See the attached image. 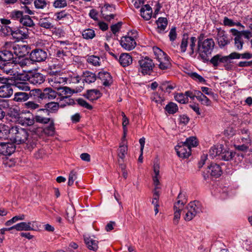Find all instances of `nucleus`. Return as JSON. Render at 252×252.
I'll return each mask as SVG.
<instances>
[{
	"label": "nucleus",
	"mask_w": 252,
	"mask_h": 252,
	"mask_svg": "<svg viewBox=\"0 0 252 252\" xmlns=\"http://www.w3.org/2000/svg\"><path fill=\"white\" fill-rule=\"evenodd\" d=\"M83 96L89 100L93 101L100 98L101 94L98 90L91 89L87 90L86 93L84 94Z\"/></svg>",
	"instance_id": "412c9836"
},
{
	"label": "nucleus",
	"mask_w": 252,
	"mask_h": 252,
	"mask_svg": "<svg viewBox=\"0 0 252 252\" xmlns=\"http://www.w3.org/2000/svg\"><path fill=\"white\" fill-rule=\"evenodd\" d=\"M97 78L105 87H109L113 83V78L110 73L103 70L98 73Z\"/></svg>",
	"instance_id": "dca6fc26"
},
{
	"label": "nucleus",
	"mask_w": 252,
	"mask_h": 252,
	"mask_svg": "<svg viewBox=\"0 0 252 252\" xmlns=\"http://www.w3.org/2000/svg\"><path fill=\"white\" fill-rule=\"evenodd\" d=\"M177 155L182 158H187L191 154V149L183 142H180L175 147Z\"/></svg>",
	"instance_id": "ddd939ff"
},
{
	"label": "nucleus",
	"mask_w": 252,
	"mask_h": 252,
	"mask_svg": "<svg viewBox=\"0 0 252 252\" xmlns=\"http://www.w3.org/2000/svg\"><path fill=\"white\" fill-rule=\"evenodd\" d=\"M189 54L190 57L195 58L197 54L196 53V48H195L196 42V41H197V38H196L195 36H191L189 38Z\"/></svg>",
	"instance_id": "393cba45"
},
{
	"label": "nucleus",
	"mask_w": 252,
	"mask_h": 252,
	"mask_svg": "<svg viewBox=\"0 0 252 252\" xmlns=\"http://www.w3.org/2000/svg\"><path fill=\"white\" fill-rule=\"evenodd\" d=\"M120 44L126 50L130 51L135 48L136 45V42L133 39L131 38L130 36L126 35L121 38Z\"/></svg>",
	"instance_id": "f3484780"
},
{
	"label": "nucleus",
	"mask_w": 252,
	"mask_h": 252,
	"mask_svg": "<svg viewBox=\"0 0 252 252\" xmlns=\"http://www.w3.org/2000/svg\"><path fill=\"white\" fill-rule=\"evenodd\" d=\"M165 111L169 114H174L178 111V106L174 102H170L165 107Z\"/></svg>",
	"instance_id": "e433bc0d"
},
{
	"label": "nucleus",
	"mask_w": 252,
	"mask_h": 252,
	"mask_svg": "<svg viewBox=\"0 0 252 252\" xmlns=\"http://www.w3.org/2000/svg\"><path fill=\"white\" fill-rule=\"evenodd\" d=\"M18 121L19 123L21 125L26 126H32L34 124L35 122L34 118H30L26 117H20Z\"/></svg>",
	"instance_id": "f704fd0d"
},
{
	"label": "nucleus",
	"mask_w": 252,
	"mask_h": 252,
	"mask_svg": "<svg viewBox=\"0 0 252 252\" xmlns=\"http://www.w3.org/2000/svg\"><path fill=\"white\" fill-rule=\"evenodd\" d=\"M222 171L221 167L219 164L213 163L208 166L206 171H203L202 173L204 180L209 179L210 176L218 178L221 176Z\"/></svg>",
	"instance_id": "423d86ee"
},
{
	"label": "nucleus",
	"mask_w": 252,
	"mask_h": 252,
	"mask_svg": "<svg viewBox=\"0 0 252 252\" xmlns=\"http://www.w3.org/2000/svg\"><path fill=\"white\" fill-rule=\"evenodd\" d=\"M175 99L178 102L181 104H185L189 101V98H187L186 96V93H176L174 94Z\"/></svg>",
	"instance_id": "a18cd8bd"
},
{
	"label": "nucleus",
	"mask_w": 252,
	"mask_h": 252,
	"mask_svg": "<svg viewBox=\"0 0 252 252\" xmlns=\"http://www.w3.org/2000/svg\"><path fill=\"white\" fill-rule=\"evenodd\" d=\"M76 101L78 105L80 106L86 108L88 110H92L93 109V106L88 103L86 100L82 98H79L76 99Z\"/></svg>",
	"instance_id": "6e6d98bb"
},
{
	"label": "nucleus",
	"mask_w": 252,
	"mask_h": 252,
	"mask_svg": "<svg viewBox=\"0 0 252 252\" xmlns=\"http://www.w3.org/2000/svg\"><path fill=\"white\" fill-rule=\"evenodd\" d=\"M25 108L30 109L31 110H34L35 109L39 108L40 106L39 104L33 101H29L24 103Z\"/></svg>",
	"instance_id": "603ef678"
},
{
	"label": "nucleus",
	"mask_w": 252,
	"mask_h": 252,
	"mask_svg": "<svg viewBox=\"0 0 252 252\" xmlns=\"http://www.w3.org/2000/svg\"><path fill=\"white\" fill-rule=\"evenodd\" d=\"M67 5L66 0H55L53 5L55 8H62L66 7Z\"/></svg>",
	"instance_id": "052dcab7"
},
{
	"label": "nucleus",
	"mask_w": 252,
	"mask_h": 252,
	"mask_svg": "<svg viewBox=\"0 0 252 252\" xmlns=\"http://www.w3.org/2000/svg\"><path fill=\"white\" fill-rule=\"evenodd\" d=\"M42 112L38 113L37 111L36 114L34 116L35 122L36 123L42 124H47L50 122L53 119L50 118L44 117L40 114Z\"/></svg>",
	"instance_id": "a19ab883"
},
{
	"label": "nucleus",
	"mask_w": 252,
	"mask_h": 252,
	"mask_svg": "<svg viewBox=\"0 0 252 252\" xmlns=\"http://www.w3.org/2000/svg\"><path fill=\"white\" fill-rule=\"evenodd\" d=\"M49 123V126L44 128V131L46 134L52 136L55 132L54 120L52 119Z\"/></svg>",
	"instance_id": "c03bdc74"
},
{
	"label": "nucleus",
	"mask_w": 252,
	"mask_h": 252,
	"mask_svg": "<svg viewBox=\"0 0 252 252\" xmlns=\"http://www.w3.org/2000/svg\"><path fill=\"white\" fill-rule=\"evenodd\" d=\"M84 240L89 250L95 252L98 250V241L94 240L90 236L84 237Z\"/></svg>",
	"instance_id": "5701e85b"
},
{
	"label": "nucleus",
	"mask_w": 252,
	"mask_h": 252,
	"mask_svg": "<svg viewBox=\"0 0 252 252\" xmlns=\"http://www.w3.org/2000/svg\"><path fill=\"white\" fill-rule=\"evenodd\" d=\"M201 104L205 106H210L211 101L204 94L199 99L197 100Z\"/></svg>",
	"instance_id": "338daca9"
},
{
	"label": "nucleus",
	"mask_w": 252,
	"mask_h": 252,
	"mask_svg": "<svg viewBox=\"0 0 252 252\" xmlns=\"http://www.w3.org/2000/svg\"><path fill=\"white\" fill-rule=\"evenodd\" d=\"M28 80L26 78H24L23 75H17L11 81L12 86L24 91H28L30 90V87L26 81Z\"/></svg>",
	"instance_id": "9b49d317"
},
{
	"label": "nucleus",
	"mask_w": 252,
	"mask_h": 252,
	"mask_svg": "<svg viewBox=\"0 0 252 252\" xmlns=\"http://www.w3.org/2000/svg\"><path fill=\"white\" fill-rule=\"evenodd\" d=\"M122 116H123V123H122V126H123V128L124 131V138L126 137V131H127V128L126 126L129 123V121L128 118L126 117V115L124 112H122Z\"/></svg>",
	"instance_id": "e2e57ef3"
},
{
	"label": "nucleus",
	"mask_w": 252,
	"mask_h": 252,
	"mask_svg": "<svg viewBox=\"0 0 252 252\" xmlns=\"http://www.w3.org/2000/svg\"><path fill=\"white\" fill-rule=\"evenodd\" d=\"M47 3L45 0H35L34 5L36 9H44L46 7Z\"/></svg>",
	"instance_id": "680f3d73"
},
{
	"label": "nucleus",
	"mask_w": 252,
	"mask_h": 252,
	"mask_svg": "<svg viewBox=\"0 0 252 252\" xmlns=\"http://www.w3.org/2000/svg\"><path fill=\"white\" fill-rule=\"evenodd\" d=\"M60 93L62 96H70L73 93H77L74 90L67 87H63L59 89Z\"/></svg>",
	"instance_id": "de8ad7c7"
},
{
	"label": "nucleus",
	"mask_w": 252,
	"mask_h": 252,
	"mask_svg": "<svg viewBox=\"0 0 252 252\" xmlns=\"http://www.w3.org/2000/svg\"><path fill=\"white\" fill-rule=\"evenodd\" d=\"M30 96L33 97L31 91L29 94L25 92H17L14 94L13 100L17 102H22L28 100Z\"/></svg>",
	"instance_id": "b1692460"
},
{
	"label": "nucleus",
	"mask_w": 252,
	"mask_h": 252,
	"mask_svg": "<svg viewBox=\"0 0 252 252\" xmlns=\"http://www.w3.org/2000/svg\"><path fill=\"white\" fill-rule=\"evenodd\" d=\"M183 142L185 143L188 147H189L190 149H191V147H196L198 143L196 138L193 136L187 138L186 141Z\"/></svg>",
	"instance_id": "3c124183"
},
{
	"label": "nucleus",
	"mask_w": 252,
	"mask_h": 252,
	"mask_svg": "<svg viewBox=\"0 0 252 252\" xmlns=\"http://www.w3.org/2000/svg\"><path fill=\"white\" fill-rule=\"evenodd\" d=\"M234 45L237 50H241L243 49L244 41L242 37H235Z\"/></svg>",
	"instance_id": "bf43d9fd"
},
{
	"label": "nucleus",
	"mask_w": 252,
	"mask_h": 252,
	"mask_svg": "<svg viewBox=\"0 0 252 252\" xmlns=\"http://www.w3.org/2000/svg\"><path fill=\"white\" fill-rule=\"evenodd\" d=\"M24 15L23 11L17 10H14L9 13V17L12 20L18 21L19 22L21 21Z\"/></svg>",
	"instance_id": "58836bf2"
},
{
	"label": "nucleus",
	"mask_w": 252,
	"mask_h": 252,
	"mask_svg": "<svg viewBox=\"0 0 252 252\" xmlns=\"http://www.w3.org/2000/svg\"><path fill=\"white\" fill-rule=\"evenodd\" d=\"M127 146L125 144H121L118 149V157L122 159H124L127 154Z\"/></svg>",
	"instance_id": "09e8293b"
},
{
	"label": "nucleus",
	"mask_w": 252,
	"mask_h": 252,
	"mask_svg": "<svg viewBox=\"0 0 252 252\" xmlns=\"http://www.w3.org/2000/svg\"><path fill=\"white\" fill-rule=\"evenodd\" d=\"M0 59H1L3 63L13 62L16 64L18 62L17 58L14 57L13 55L12 48L3 49L0 51Z\"/></svg>",
	"instance_id": "4468645a"
},
{
	"label": "nucleus",
	"mask_w": 252,
	"mask_h": 252,
	"mask_svg": "<svg viewBox=\"0 0 252 252\" xmlns=\"http://www.w3.org/2000/svg\"><path fill=\"white\" fill-rule=\"evenodd\" d=\"M233 155H235V152L225 150H223L222 148H221V154L219 158L224 160L228 161L233 158Z\"/></svg>",
	"instance_id": "4c0bfd02"
},
{
	"label": "nucleus",
	"mask_w": 252,
	"mask_h": 252,
	"mask_svg": "<svg viewBox=\"0 0 252 252\" xmlns=\"http://www.w3.org/2000/svg\"><path fill=\"white\" fill-rule=\"evenodd\" d=\"M13 55H15L16 57L23 58L26 55V51L25 50V46L17 45H13L11 47Z\"/></svg>",
	"instance_id": "a878e982"
},
{
	"label": "nucleus",
	"mask_w": 252,
	"mask_h": 252,
	"mask_svg": "<svg viewBox=\"0 0 252 252\" xmlns=\"http://www.w3.org/2000/svg\"><path fill=\"white\" fill-rule=\"evenodd\" d=\"M183 209L182 208H177L175 207L174 206V223L177 225L178 223V220L180 218L181 216V212L182 210Z\"/></svg>",
	"instance_id": "13d9d810"
},
{
	"label": "nucleus",
	"mask_w": 252,
	"mask_h": 252,
	"mask_svg": "<svg viewBox=\"0 0 252 252\" xmlns=\"http://www.w3.org/2000/svg\"><path fill=\"white\" fill-rule=\"evenodd\" d=\"M55 16L56 17L55 20L57 21L64 20L65 19H68L69 18H71V16L66 12L65 10H62L55 13Z\"/></svg>",
	"instance_id": "37998d69"
},
{
	"label": "nucleus",
	"mask_w": 252,
	"mask_h": 252,
	"mask_svg": "<svg viewBox=\"0 0 252 252\" xmlns=\"http://www.w3.org/2000/svg\"><path fill=\"white\" fill-rule=\"evenodd\" d=\"M10 139L13 143L17 144L26 143V148L31 151L36 146L37 136L36 134H30L25 128L14 126L11 127Z\"/></svg>",
	"instance_id": "f257e3e1"
},
{
	"label": "nucleus",
	"mask_w": 252,
	"mask_h": 252,
	"mask_svg": "<svg viewBox=\"0 0 252 252\" xmlns=\"http://www.w3.org/2000/svg\"><path fill=\"white\" fill-rule=\"evenodd\" d=\"M82 36L85 39H92L95 36V32L93 29L88 28L82 31Z\"/></svg>",
	"instance_id": "c9c22d12"
},
{
	"label": "nucleus",
	"mask_w": 252,
	"mask_h": 252,
	"mask_svg": "<svg viewBox=\"0 0 252 252\" xmlns=\"http://www.w3.org/2000/svg\"><path fill=\"white\" fill-rule=\"evenodd\" d=\"M209 62L214 67H218L220 63H228L226 56H222L220 54H217L214 56L209 60Z\"/></svg>",
	"instance_id": "aec40b11"
},
{
	"label": "nucleus",
	"mask_w": 252,
	"mask_h": 252,
	"mask_svg": "<svg viewBox=\"0 0 252 252\" xmlns=\"http://www.w3.org/2000/svg\"><path fill=\"white\" fill-rule=\"evenodd\" d=\"M31 31V30L24 27L14 28L12 36L18 41L27 39Z\"/></svg>",
	"instance_id": "f8f14e48"
},
{
	"label": "nucleus",
	"mask_w": 252,
	"mask_h": 252,
	"mask_svg": "<svg viewBox=\"0 0 252 252\" xmlns=\"http://www.w3.org/2000/svg\"><path fill=\"white\" fill-rule=\"evenodd\" d=\"M31 94L34 99L39 102L41 100L49 101L54 99L58 95V93L51 87L43 89H34L31 90Z\"/></svg>",
	"instance_id": "7ed1b4c3"
},
{
	"label": "nucleus",
	"mask_w": 252,
	"mask_h": 252,
	"mask_svg": "<svg viewBox=\"0 0 252 252\" xmlns=\"http://www.w3.org/2000/svg\"><path fill=\"white\" fill-rule=\"evenodd\" d=\"M38 25L46 29H51L54 28V25L50 22L49 18L40 19L38 21Z\"/></svg>",
	"instance_id": "ea45409f"
},
{
	"label": "nucleus",
	"mask_w": 252,
	"mask_h": 252,
	"mask_svg": "<svg viewBox=\"0 0 252 252\" xmlns=\"http://www.w3.org/2000/svg\"><path fill=\"white\" fill-rule=\"evenodd\" d=\"M47 53L46 50L36 48L32 50L30 55V59L32 62H42L46 60Z\"/></svg>",
	"instance_id": "0eeeda50"
},
{
	"label": "nucleus",
	"mask_w": 252,
	"mask_h": 252,
	"mask_svg": "<svg viewBox=\"0 0 252 252\" xmlns=\"http://www.w3.org/2000/svg\"><path fill=\"white\" fill-rule=\"evenodd\" d=\"M15 63L13 62H5L3 63L2 64V65H1V67L0 68V69H1L3 72H5L6 74H11L13 72V64Z\"/></svg>",
	"instance_id": "79ce46f5"
},
{
	"label": "nucleus",
	"mask_w": 252,
	"mask_h": 252,
	"mask_svg": "<svg viewBox=\"0 0 252 252\" xmlns=\"http://www.w3.org/2000/svg\"><path fill=\"white\" fill-rule=\"evenodd\" d=\"M11 135V128L4 124H0V139H7Z\"/></svg>",
	"instance_id": "c85d7f7f"
},
{
	"label": "nucleus",
	"mask_w": 252,
	"mask_h": 252,
	"mask_svg": "<svg viewBox=\"0 0 252 252\" xmlns=\"http://www.w3.org/2000/svg\"><path fill=\"white\" fill-rule=\"evenodd\" d=\"M189 39V38L188 33H184L182 36L181 42L180 46V50L182 53H185L187 51Z\"/></svg>",
	"instance_id": "473e14b6"
},
{
	"label": "nucleus",
	"mask_w": 252,
	"mask_h": 252,
	"mask_svg": "<svg viewBox=\"0 0 252 252\" xmlns=\"http://www.w3.org/2000/svg\"><path fill=\"white\" fill-rule=\"evenodd\" d=\"M20 23L23 25V27L27 28H33L35 24L31 17L28 15H25L21 19Z\"/></svg>",
	"instance_id": "2f4dec72"
},
{
	"label": "nucleus",
	"mask_w": 252,
	"mask_h": 252,
	"mask_svg": "<svg viewBox=\"0 0 252 252\" xmlns=\"http://www.w3.org/2000/svg\"><path fill=\"white\" fill-rule=\"evenodd\" d=\"M205 33H201L197 36L196 53L198 54V59L203 63H208L209 56L212 54L215 43L212 38H205Z\"/></svg>",
	"instance_id": "f03ea898"
},
{
	"label": "nucleus",
	"mask_w": 252,
	"mask_h": 252,
	"mask_svg": "<svg viewBox=\"0 0 252 252\" xmlns=\"http://www.w3.org/2000/svg\"><path fill=\"white\" fill-rule=\"evenodd\" d=\"M155 58L158 63V67L161 70H166L171 67L170 58L162 50L156 47L153 48Z\"/></svg>",
	"instance_id": "20e7f679"
},
{
	"label": "nucleus",
	"mask_w": 252,
	"mask_h": 252,
	"mask_svg": "<svg viewBox=\"0 0 252 252\" xmlns=\"http://www.w3.org/2000/svg\"><path fill=\"white\" fill-rule=\"evenodd\" d=\"M16 146L12 142H0V154L8 156L11 155L15 151Z\"/></svg>",
	"instance_id": "2eb2a0df"
},
{
	"label": "nucleus",
	"mask_w": 252,
	"mask_h": 252,
	"mask_svg": "<svg viewBox=\"0 0 252 252\" xmlns=\"http://www.w3.org/2000/svg\"><path fill=\"white\" fill-rule=\"evenodd\" d=\"M13 28L7 25H2L0 29V32L4 35H12L13 31Z\"/></svg>",
	"instance_id": "864d4df0"
},
{
	"label": "nucleus",
	"mask_w": 252,
	"mask_h": 252,
	"mask_svg": "<svg viewBox=\"0 0 252 252\" xmlns=\"http://www.w3.org/2000/svg\"><path fill=\"white\" fill-rule=\"evenodd\" d=\"M228 59V63H231V60L240 59V54L236 52L230 53L229 55L226 56Z\"/></svg>",
	"instance_id": "774afa93"
},
{
	"label": "nucleus",
	"mask_w": 252,
	"mask_h": 252,
	"mask_svg": "<svg viewBox=\"0 0 252 252\" xmlns=\"http://www.w3.org/2000/svg\"><path fill=\"white\" fill-rule=\"evenodd\" d=\"M83 81L88 84L94 83L96 80L97 76L94 73L90 71H85L82 75Z\"/></svg>",
	"instance_id": "c756f323"
},
{
	"label": "nucleus",
	"mask_w": 252,
	"mask_h": 252,
	"mask_svg": "<svg viewBox=\"0 0 252 252\" xmlns=\"http://www.w3.org/2000/svg\"><path fill=\"white\" fill-rule=\"evenodd\" d=\"M175 88V85L171 84L167 82H163L159 86V89L164 92L170 93Z\"/></svg>",
	"instance_id": "49530a36"
},
{
	"label": "nucleus",
	"mask_w": 252,
	"mask_h": 252,
	"mask_svg": "<svg viewBox=\"0 0 252 252\" xmlns=\"http://www.w3.org/2000/svg\"><path fill=\"white\" fill-rule=\"evenodd\" d=\"M81 79V78L79 75L74 74L69 75L68 77L66 78V80H68L69 83L75 84L79 83Z\"/></svg>",
	"instance_id": "0e129e2a"
},
{
	"label": "nucleus",
	"mask_w": 252,
	"mask_h": 252,
	"mask_svg": "<svg viewBox=\"0 0 252 252\" xmlns=\"http://www.w3.org/2000/svg\"><path fill=\"white\" fill-rule=\"evenodd\" d=\"M31 222H21L12 226L13 229L18 231L34 230L33 227L31 226Z\"/></svg>",
	"instance_id": "4be33fe9"
},
{
	"label": "nucleus",
	"mask_w": 252,
	"mask_h": 252,
	"mask_svg": "<svg viewBox=\"0 0 252 252\" xmlns=\"http://www.w3.org/2000/svg\"><path fill=\"white\" fill-rule=\"evenodd\" d=\"M8 115L13 119H19L20 117L19 110L15 108H10L8 112Z\"/></svg>",
	"instance_id": "4d7b16f0"
},
{
	"label": "nucleus",
	"mask_w": 252,
	"mask_h": 252,
	"mask_svg": "<svg viewBox=\"0 0 252 252\" xmlns=\"http://www.w3.org/2000/svg\"><path fill=\"white\" fill-rule=\"evenodd\" d=\"M217 33L216 39L217 40L218 44L220 48H222L230 43L232 38H229L228 34L225 32V31L220 28L217 29Z\"/></svg>",
	"instance_id": "1a4fd4ad"
},
{
	"label": "nucleus",
	"mask_w": 252,
	"mask_h": 252,
	"mask_svg": "<svg viewBox=\"0 0 252 252\" xmlns=\"http://www.w3.org/2000/svg\"><path fill=\"white\" fill-rule=\"evenodd\" d=\"M138 63L143 75L150 74L155 66L153 60L148 57L140 60Z\"/></svg>",
	"instance_id": "6e6552de"
},
{
	"label": "nucleus",
	"mask_w": 252,
	"mask_h": 252,
	"mask_svg": "<svg viewBox=\"0 0 252 252\" xmlns=\"http://www.w3.org/2000/svg\"><path fill=\"white\" fill-rule=\"evenodd\" d=\"M186 212L185 220L186 221L191 220L198 213L202 212V206L198 201L190 202L184 211Z\"/></svg>",
	"instance_id": "39448f33"
},
{
	"label": "nucleus",
	"mask_w": 252,
	"mask_h": 252,
	"mask_svg": "<svg viewBox=\"0 0 252 252\" xmlns=\"http://www.w3.org/2000/svg\"><path fill=\"white\" fill-rule=\"evenodd\" d=\"M87 61L88 63L94 66L100 65V59L98 56L94 55L89 56Z\"/></svg>",
	"instance_id": "8fccbe9b"
},
{
	"label": "nucleus",
	"mask_w": 252,
	"mask_h": 252,
	"mask_svg": "<svg viewBox=\"0 0 252 252\" xmlns=\"http://www.w3.org/2000/svg\"><path fill=\"white\" fill-rule=\"evenodd\" d=\"M158 26V32L159 33H163L168 25L166 18L159 17L156 21Z\"/></svg>",
	"instance_id": "cd10ccee"
},
{
	"label": "nucleus",
	"mask_w": 252,
	"mask_h": 252,
	"mask_svg": "<svg viewBox=\"0 0 252 252\" xmlns=\"http://www.w3.org/2000/svg\"><path fill=\"white\" fill-rule=\"evenodd\" d=\"M119 62L123 67H126L132 63V57L127 53H122L119 58Z\"/></svg>",
	"instance_id": "bb28decb"
},
{
	"label": "nucleus",
	"mask_w": 252,
	"mask_h": 252,
	"mask_svg": "<svg viewBox=\"0 0 252 252\" xmlns=\"http://www.w3.org/2000/svg\"><path fill=\"white\" fill-rule=\"evenodd\" d=\"M221 148H223L222 145L211 147L209 152V156L212 159L217 156L220 157V154H221Z\"/></svg>",
	"instance_id": "7c9ffc66"
},
{
	"label": "nucleus",
	"mask_w": 252,
	"mask_h": 252,
	"mask_svg": "<svg viewBox=\"0 0 252 252\" xmlns=\"http://www.w3.org/2000/svg\"><path fill=\"white\" fill-rule=\"evenodd\" d=\"M189 76L194 80L198 81L199 83H205L206 82L205 79L201 75L198 74L195 72H193L189 73Z\"/></svg>",
	"instance_id": "5fc2aeb1"
},
{
	"label": "nucleus",
	"mask_w": 252,
	"mask_h": 252,
	"mask_svg": "<svg viewBox=\"0 0 252 252\" xmlns=\"http://www.w3.org/2000/svg\"><path fill=\"white\" fill-rule=\"evenodd\" d=\"M24 78H26L30 83L35 85H40L45 80V76L36 71L29 72L24 75Z\"/></svg>",
	"instance_id": "9d476101"
},
{
	"label": "nucleus",
	"mask_w": 252,
	"mask_h": 252,
	"mask_svg": "<svg viewBox=\"0 0 252 252\" xmlns=\"http://www.w3.org/2000/svg\"><path fill=\"white\" fill-rule=\"evenodd\" d=\"M187 203L185 194L180 192L177 198V202L174 204L175 207L184 208V205Z\"/></svg>",
	"instance_id": "72a5a7b5"
},
{
	"label": "nucleus",
	"mask_w": 252,
	"mask_h": 252,
	"mask_svg": "<svg viewBox=\"0 0 252 252\" xmlns=\"http://www.w3.org/2000/svg\"><path fill=\"white\" fill-rule=\"evenodd\" d=\"M13 93L11 83H4L0 86V97L9 98Z\"/></svg>",
	"instance_id": "6ab92c4d"
},
{
	"label": "nucleus",
	"mask_w": 252,
	"mask_h": 252,
	"mask_svg": "<svg viewBox=\"0 0 252 252\" xmlns=\"http://www.w3.org/2000/svg\"><path fill=\"white\" fill-rule=\"evenodd\" d=\"M169 37L170 39V40L171 42L174 41L177 36V34L176 33V28L175 27H173L170 30L169 33Z\"/></svg>",
	"instance_id": "69168bd1"
},
{
	"label": "nucleus",
	"mask_w": 252,
	"mask_h": 252,
	"mask_svg": "<svg viewBox=\"0 0 252 252\" xmlns=\"http://www.w3.org/2000/svg\"><path fill=\"white\" fill-rule=\"evenodd\" d=\"M59 109V104L58 102H50L46 103L44 108L37 110L38 113L43 112L44 113H56Z\"/></svg>",
	"instance_id": "a211bd4d"
}]
</instances>
